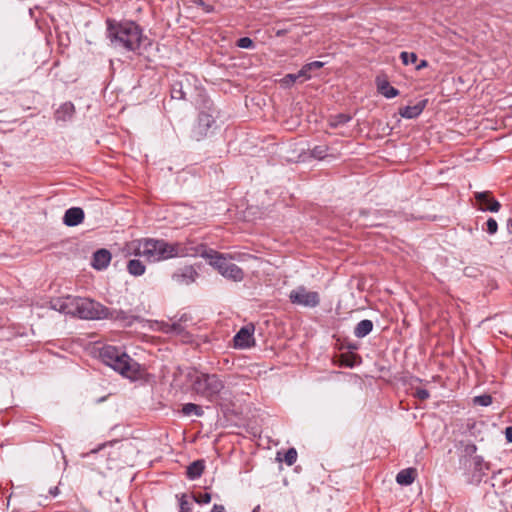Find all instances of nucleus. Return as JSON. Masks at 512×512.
Masks as SVG:
<instances>
[{
	"label": "nucleus",
	"instance_id": "1",
	"mask_svg": "<svg viewBox=\"0 0 512 512\" xmlns=\"http://www.w3.org/2000/svg\"><path fill=\"white\" fill-rule=\"evenodd\" d=\"M204 246H192L190 243H168L163 239L146 238L127 244L129 254L143 256L150 262L162 261L174 257H195L204 255Z\"/></svg>",
	"mask_w": 512,
	"mask_h": 512
},
{
	"label": "nucleus",
	"instance_id": "2",
	"mask_svg": "<svg viewBox=\"0 0 512 512\" xmlns=\"http://www.w3.org/2000/svg\"><path fill=\"white\" fill-rule=\"evenodd\" d=\"M51 308L63 313L82 319H122L123 311L110 310L103 304L90 298L81 297H59L51 300Z\"/></svg>",
	"mask_w": 512,
	"mask_h": 512
},
{
	"label": "nucleus",
	"instance_id": "3",
	"mask_svg": "<svg viewBox=\"0 0 512 512\" xmlns=\"http://www.w3.org/2000/svg\"><path fill=\"white\" fill-rule=\"evenodd\" d=\"M106 26V37L111 47L140 54V47L147 38L138 24L133 21L118 22L108 18Z\"/></svg>",
	"mask_w": 512,
	"mask_h": 512
},
{
	"label": "nucleus",
	"instance_id": "4",
	"mask_svg": "<svg viewBox=\"0 0 512 512\" xmlns=\"http://www.w3.org/2000/svg\"><path fill=\"white\" fill-rule=\"evenodd\" d=\"M100 358L104 364L129 379H138L141 376L140 365L128 354L115 346H105L100 350Z\"/></svg>",
	"mask_w": 512,
	"mask_h": 512
},
{
	"label": "nucleus",
	"instance_id": "5",
	"mask_svg": "<svg viewBox=\"0 0 512 512\" xmlns=\"http://www.w3.org/2000/svg\"><path fill=\"white\" fill-rule=\"evenodd\" d=\"M194 393L210 402L217 400L225 388V383L218 374L204 373L197 370L188 374Z\"/></svg>",
	"mask_w": 512,
	"mask_h": 512
},
{
	"label": "nucleus",
	"instance_id": "6",
	"mask_svg": "<svg viewBox=\"0 0 512 512\" xmlns=\"http://www.w3.org/2000/svg\"><path fill=\"white\" fill-rule=\"evenodd\" d=\"M210 259V264L225 278L239 282L244 278L243 270L228 260V258L219 252L211 251L205 255Z\"/></svg>",
	"mask_w": 512,
	"mask_h": 512
},
{
	"label": "nucleus",
	"instance_id": "7",
	"mask_svg": "<svg viewBox=\"0 0 512 512\" xmlns=\"http://www.w3.org/2000/svg\"><path fill=\"white\" fill-rule=\"evenodd\" d=\"M208 111H201L198 115L197 123L192 129V138L196 141L202 140L207 136L208 131L215 124V109L207 106Z\"/></svg>",
	"mask_w": 512,
	"mask_h": 512
},
{
	"label": "nucleus",
	"instance_id": "8",
	"mask_svg": "<svg viewBox=\"0 0 512 512\" xmlns=\"http://www.w3.org/2000/svg\"><path fill=\"white\" fill-rule=\"evenodd\" d=\"M289 300L292 304L305 307H316L320 303L318 292L308 291L304 286H299L289 294Z\"/></svg>",
	"mask_w": 512,
	"mask_h": 512
},
{
	"label": "nucleus",
	"instance_id": "9",
	"mask_svg": "<svg viewBox=\"0 0 512 512\" xmlns=\"http://www.w3.org/2000/svg\"><path fill=\"white\" fill-rule=\"evenodd\" d=\"M254 325L249 324L242 327L234 336V346L236 348L246 349L255 345Z\"/></svg>",
	"mask_w": 512,
	"mask_h": 512
},
{
	"label": "nucleus",
	"instance_id": "10",
	"mask_svg": "<svg viewBox=\"0 0 512 512\" xmlns=\"http://www.w3.org/2000/svg\"><path fill=\"white\" fill-rule=\"evenodd\" d=\"M474 198L482 211L498 212L501 204L492 196L491 191L475 192Z\"/></svg>",
	"mask_w": 512,
	"mask_h": 512
},
{
	"label": "nucleus",
	"instance_id": "11",
	"mask_svg": "<svg viewBox=\"0 0 512 512\" xmlns=\"http://www.w3.org/2000/svg\"><path fill=\"white\" fill-rule=\"evenodd\" d=\"M193 87L188 77H183L173 82L171 97L178 100H187L191 95Z\"/></svg>",
	"mask_w": 512,
	"mask_h": 512
},
{
	"label": "nucleus",
	"instance_id": "12",
	"mask_svg": "<svg viewBox=\"0 0 512 512\" xmlns=\"http://www.w3.org/2000/svg\"><path fill=\"white\" fill-rule=\"evenodd\" d=\"M198 277V273L193 266H184L177 269L172 274V280L178 285H189Z\"/></svg>",
	"mask_w": 512,
	"mask_h": 512
},
{
	"label": "nucleus",
	"instance_id": "13",
	"mask_svg": "<svg viewBox=\"0 0 512 512\" xmlns=\"http://www.w3.org/2000/svg\"><path fill=\"white\" fill-rule=\"evenodd\" d=\"M76 113L75 106L72 102L68 101L61 104L54 112V119L56 122L66 123L71 121Z\"/></svg>",
	"mask_w": 512,
	"mask_h": 512
},
{
	"label": "nucleus",
	"instance_id": "14",
	"mask_svg": "<svg viewBox=\"0 0 512 512\" xmlns=\"http://www.w3.org/2000/svg\"><path fill=\"white\" fill-rule=\"evenodd\" d=\"M85 214L82 208L72 207L65 211L63 216V223L66 226L74 227L81 224L84 220Z\"/></svg>",
	"mask_w": 512,
	"mask_h": 512
},
{
	"label": "nucleus",
	"instance_id": "15",
	"mask_svg": "<svg viewBox=\"0 0 512 512\" xmlns=\"http://www.w3.org/2000/svg\"><path fill=\"white\" fill-rule=\"evenodd\" d=\"M111 261V253L107 249H99L93 254L92 267L96 270H103L108 267Z\"/></svg>",
	"mask_w": 512,
	"mask_h": 512
},
{
	"label": "nucleus",
	"instance_id": "16",
	"mask_svg": "<svg viewBox=\"0 0 512 512\" xmlns=\"http://www.w3.org/2000/svg\"><path fill=\"white\" fill-rule=\"evenodd\" d=\"M427 102H428V100L424 99V100L419 101L417 104H415L413 106L408 105L405 107H401L399 109V114L403 118L414 119V118L418 117L423 112V110L425 109V107L427 105Z\"/></svg>",
	"mask_w": 512,
	"mask_h": 512
},
{
	"label": "nucleus",
	"instance_id": "17",
	"mask_svg": "<svg viewBox=\"0 0 512 512\" xmlns=\"http://www.w3.org/2000/svg\"><path fill=\"white\" fill-rule=\"evenodd\" d=\"M417 476L416 468H406L401 470L396 476V482L400 485H410L414 482Z\"/></svg>",
	"mask_w": 512,
	"mask_h": 512
},
{
	"label": "nucleus",
	"instance_id": "18",
	"mask_svg": "<svg viewBox=\"0 0 512 512\" xmlns=\"http://www.w3.org/2000/svg\"><path fill=\"white\" fill-rule=\"evenodd\" d=\"M205 469V461L203 459L192 462L186 470V476L190 480L198 479Z\"/></svg>",
	"mask_w": 512,
	"mask_h": 512
},
{
	"label": "nucleus",
	"instance_id": "19",
	"mask_svg": "<svg viewBox=\"0 0 512 512\" xmlns=\"http://www.w3.org/2000/svg\"><path fill=\"white\" fill-rule=\"evenodd\" d=\"M373 329V322L369 319L361 320L354 328V335L357 338L367 336Z\"/></svg>",
	"mask_w": 512,
	"mask_h": 512
},
{
	"label": "nucleus",
	"instance_id": "20",
	"mask_svg": "<svg viewBox=\"0 0 512 512\" xmlns=\"http://www.w3.org/2000/svg\"><path fill=\"white\" fill-rule=\"evenodd\" d=\"M378 91L386 98H394L399 94V91L390 85V83L386 80L377 81Z\"/></svg>",
	"mask_w": 512,
	"mask_h": 512
},
{
	"label": "nucleus",
	"instance_id": "21",
	"mask_svg": "<svg viewBox=\"0 0 512 512\" xmlns=\"http://www.w3.org/2000/svg\"><path fill=\"white\" fill-rule=\"evenodd\" d=\"M473 466L474 471L477 473V481L481 480V477L486 474V471L489 470V463H486L481 456L473 457Z\"/></svg>",
	"mask_w": 512,
	"mask_h": 512
},
{
	"label": "nucleus",
	"instance_id": "22",
	"mask_svg": "<svg viewBox=\"0 0 512 512\" xmlns=\"http://www.w3.org/2000/svg\"><path fill=\"white\" fill-rule=\"evenodd\" d=\"M145 270V265L138 259H131L127 263V271L133 276H141L145 273Z\"/></svg>",
	"mask_w": 512,
	"mask_h": 512
},
{
	"label": "nucleus",
	"instance_id": "23",
	"mask_svg": "<svg viewBox=\"0 0 512 512\" xmlns=\"http://www.w3.org/2000/svg\"><path fill=\"white\" fill-rule=\"evenodd\" d=\"M323 63L320 61H314L308 64H305L299 71L298 76H303V81H306L311 78V72L313 70H318L323 67Z\"/></svg>",
	"mask_w": 512,
	"mask_h": 512
},
{
	"label": "nucleus",
	"instance_id": "24",
	"mask_svg": "<svg viewBox=\"0 0 512 512\" xmlns=\"http://www.w3.org/2000/svg\"><path fill=\"white\" fill-rule=\"evenodd\" d=\"M181 411L185 416L195 415L197 417H201L204 414L203 408L194 403L184 404Z\"/></svg>",
	"mask_w": 512,
	"mask_h": 512
},
{
	"label": "nucleus",
	"instance_id": "25",
	"mask_svg": "<svg viewBox=\"0 0 512 512\" xmlns=\"http://www.w3.org/2000/svg\"><path fill=\"white\" fill-rule=\"evenodd\" d=\"M351 120V116L348 114L340 113L330 118V126L336 128L340 125H344Z\"/></svg>",
	"mask_w": 512,
	"mask_h": 512
},
{
	"label": "nucleus",
	"instance_id": "26",
	"mask_svg": "<svg viewBox=\"0 0 512 512\" xmlns=\"http://www.w3.org/2000/svg\"><path fill=\"white\" fill-rule=\"evenodd\" d=\"M328 146L327 145H317L311 149V156L313 158L322 160L327 156Z\"/></svg>",
	"mask_w": 512,
	"mask_h": 512
},
{
	"label": "nucleus",
	"instance_id": "27",
	"mask_svg": "<svg viewBox=\"0 0 512 512\" xmlns=\"http://www.w3.org/2000/svg\"><path fill=\"white\" fill-rule=\"evenodd\" d=\"M400 59L404 65L414 64L417 62V54L414 52L403 51L400 53Z\"/></svg>",
	"mask_w": 512,
	"mask_h": 512
},
{
	"label": "nucleus",
	"instance_id": "28",
	"mask_svg": "<svg viewBox=\"0 0 512 512\" xmlns=\"http://www.w3.org/2000/svg\"><path fill=\"white\" fill-rule=\"evenodd\" d=\"M192 502L187 498L186 494H182L179 499V512H192Z\"/></svg>",
	"mask_w": 512,
	"mask_h": 512
},
{
	"label": "nucleus",
	"instance_id": "29",
	"mask_svg": "<svg viewBox=\"0 0 512 512\" xmlns=\"http://www.w3.org/2000/svg\"><path fill=\"white\" fill-rule=\"evenodd\" d=\"M297 460V451L295 448H289L285 455H284V461L288 466L293 465Z\"/></svg>",
	"mask_w": 512,
	"mask_h": 512
},
{
	"label": "nucleus",
	"instance_id": "30",
	"mask_svg": "<svg viewBox=\"0 0 512 512\" xmlns=\"http://www.w3.org/2000/svg\"><path fill=\"white\" fill-rule=\"evenodd\" d=\"M236 45L239 48H243V49H252V48H254V42L249 37H242V38L238 39Z\"/></svg>",
	"mask_w": 512,
	"mask_h": 512
},
{
	"label": "nucleus",
	"instance_id": "31",
	"mask_svg": "<svg viewBox=\"0 0 512 512\" xmlns=\"http://www.w3.org/2000/svg\"><path fill=\"white\" fill-rule=\"evenodd\" d=\"M474 403L480 406H489L492 403V397L488 394L476 396Z\"/></svg>",
	"mask_w": 512,
	"mask_h": 512
},
{
	"label": "nucleus",
	"instance_id": "32",
	"mask_svg": "<svg viewBox=\"0 0 512 512\" xmlns=\"http://www.w3.org/2000/svg\"><path fill=\"white\" fill-rule=\"evenodd\" d=\"M193 499L198 504H208L210 503L212 496L210 493H199L198 495H194Z\"/></svg>",
	"mask_w": 512,
	"mask_h": 512
},
{
	"label": "nucleus",
	"instance_id": "33",
	"mask_svg": "<svg viewBox=\"0 0 512 512\" xmlns=\"http://www.w3.org/2000/svg\"><path fill=\"white\" fill-rule=\"evenodd\" d=\"M486 231L490 235H494L498 231V223L494 218H489L486 222Z\"/></svg>",
	"mask_w": 512,
	"mask_h": 512
},
{
	"label": "nucleus",
	"instance_id": "34",
	"mask_svg": "<svg viewBox=\"0 0 512 512\" xmlns=\"http://www.w3.org/2000/svg\"><path fill=\"white\" fill-rule=\"evenodd\" d=\"M191 2L194 5L201 7L204 10L205 13H212V12H214V6L205 3L203 0H191Z\"/></svg>",
	"mask_w": 512,
	"mask_h": 512
},
{
	"label": "nucleus",
	"instance_id": "35",
	"mask_svg": "<svg viewBox=\"0 0 512 512\" xmlns=\"http://www.w3.org/2000/svg\"><path fill=\"white\" fill-rule=\"evenodd\" d=\"M297 80H300L303 82V76H298V72L295 74H287L283 79L282 82L286 85L293 84Z\"/></svg>",
	"mask_w": 512,
	"mask_h": 512
},
{
	"label": "nucleus",
	"instance_id": "36",
	"mask_svg": "<svg viewBox=\"0 0 512 512\" xmlns=\"http://www.w3.org/2000/svg\"><path fill=\"white\" fill-rule=\"evenodd\" d=\"M184 331L182 325L178 322H174L169 326V329L166 332H173L176 334H181Z\"/></svg>",
	"mask_w": 512,
	"mask_h": 512
},
{
	"label": "nucleus",
	"instance_id": "37",
	"mask_svg": "<svg viewBox=\"0 0 512 512\" xmlns=\"http://www.w3.org/2000/svg\"><path fill=\"white\" fill-rule=\"evenodd\" d=\"M415 396L420 400H426L429 398L430 394H429L428 390L419 388L416 390Z\"/></svg>",
	"mask_w": 512,
	"mask_h": 512
},
{
	"label": "nucleus",
	"instance_id": "38",
	"mask_svg": "<svg viewBox=\"0 0 512 512\" xmlns=\"http://www.w3.org/2000/svg\"><path fill=\"white\" fill-rule=\"evenodd\" d=\"M357 358L356 355H351L349 357H343V365L347 366V367H353L355 365V359Z\"/></svg>",
	"mask_w": 512,
	"mask_h": 512
},
{
	"label": "nucleus",
	"instance_id": "39",
	"mask_svg": "<svg viewBox=\"0 0 512 512\" xmlns=\"http://www.w3.org/2000/svg\"><path fill=\"white\" fill-rule=\"evenodd\" d=\"M505 438L508 443H512V426H508L505 429Z\"/></svg>",
	"mask_w": 512,
	"mask_h": 512
},
{
	"label": "nucleus",
	"instance_id": "40",
	"mask_svg": "<svg viewBox=\"0 0 512 512\" xmlns=\"http://www.w3.org/2000/svg\"><path fill=\"white\" fill-rule=\"evenodd\" d=\"M476 450H477V447H476L475 444L467 445L466 448H465V452L468 455H472L473 453L476 452Z\"/></svg>",
	"mask_w": 512,
	"mask_h": 512
},
{
	"label": "nucleus",
	"instance_id": "41",
	"mask_svg": "<svg viewBox=\"0 0 512 512\" xmlns=\"http://www.w3.org/2000/svg\"><path fill=\"white\" fill-rule=\"evenodd\" d=\"M211 512H226L225 507L221 504H214Z\"/></svg>",
	"mask_w": 512,
	"mask_h": 512
},
{
	"label": "nucleus",
	"instance_id": "42",
	"mask_svg": "<svg viewBox=\"0 0 512 512\" xmlns=\"http://www.w3.org/2000/svg\"><path fill=\"white\" fill-rule=\"evenodd\" d=\"M428 66V62L427 60H421L417 65H416V70H421L423 68H426Z\"/></svg>",
	"mask_w": 512,
	"mask_h": 512
},
{
	"label": "nucleus",
	"instance_id": "43",
	"mask_svg": "<svg viewBox=\"0 0 512 512\" xmlns=\"http://www.w3.org/2000/svg\"><path fill=\"white\" fill-rule=\"evenodd\" d=\"M507 232L512 235V218H509L506 223Z\"/></svg>",
	"mask_w": 512,
	"mask_h": 512
},
{
	"label": "nucleus",
	"instance_id": "44",
	"mask_svg": "<svg viewBox=\"0 0 512 512\" xmlns=\"http://www.w3.org/2000/svg\"><path fill=\"white\" fill-rule=\"evenodd\" d=\"M49 493H50V495H52L53 497L57 496V495L59 494V489H58V487L50 488Z\"/></svg>",
	"mask_w": 512,
	"mask_h": 512
},
{
	"label": "nucleus",
	"instance_id": "45",
	"mask_svg": "<svg viewBox=\"0 0 512 512\" xmlns=\"http://www.w3.org/2000/svg\"><path fill=\"white\" fill-rule=\"evenodd\" d=\"M368 226L370 227H377V226H381V223H378V222H370L367 224Z\"/></svg>",
	"mask_w": 512,
	"mask_h": 512
},
{
	"label": "nucleus",
	"instance_id": "46",
	"mask_svg": "<svg viewBox=\"0 0 512 512\" xmlns=\"http://www.w3.org/2000/svg\"><path fill=\"white\" fill-rule=\"evenodd\" d=\"M277 35H278V36H279V35H283V31H278V32H277Z\"/></svg>",
	"mask_w": 512,
	"mask_h": 512
},
{
	"label": "nucleus",
	"instance_id": "47",
	"mask_svg": "<svg viewBox=\"0 0 512 512\" xmlns=\"http://www.w3.org/2000/svg\"><path fill=\"white\" fill-rule=\"evenodd\" d=\"M102 447H105V444H102V446H99V447H98V450H101V449H102Z\"/></svg>",
	"mask_w": 512,
	"mask_h": 512
},
{
	"label": "nucleus",
	"instance_id": "48",
	"mask_svg": "<svg viewBox=\"0 0 512 512\" xmlns=\"http://www.w3.org/2000/svg\"><path fill=\"white\" fill-rule=\"evenodd\" d=\"M102 447H105V444H102V446H99V447H98V450H101V449H102Z\"/></svg>",
	"mask_w": 512,
	"mask_h": 512
},
{
	"label": "nucleus",
	"instance_id": "49",
	"mask_svg": "<svg viewBox=\"0 0 512 512\" xmlns=\"http://www.w3.org/2000/svg\"><path fill=\"white\" fill-rule=\"evenodd\" d=\"M102 447H105V444H102V446H99V447H98V450H101V449H102Z\"/></svg>",
	"mask_w": 512,
	"mask_h": 512
}]
</instances>
